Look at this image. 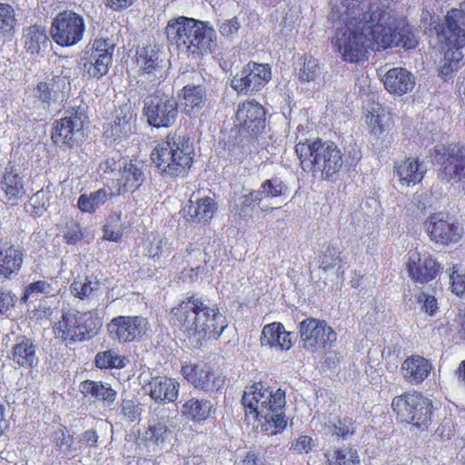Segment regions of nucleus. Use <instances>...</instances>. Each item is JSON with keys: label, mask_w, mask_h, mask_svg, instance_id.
<instances>
[{"label": "nucleus", "mask_w": 465, "mask_h": 465, "mask_svg": "<svg viewBox=\"0 0 465 465\" xmlns=\"http://www.w3.org/2000/svg\"><path fill=\"white\" fill-rule=\"evenodd\" d=\"M345 25L337 28L334 45L341 58L357 63L365 57L367 50L401 46L415 48L418 39L411 27L399 21L391 12L372 5L361 15L346 14Z\"/></svg>", "instance_id": "f257e3e1"}, {"label": "nucleus", "mask_w": 465, "mask_h": 465, "mask_svg": "<svg viewBox=\"0 0 465 465\" xmlns=\"http://www.w3.org/2000/svg\"><path fill=\"white\" fill-rule=\"evenodd\" d=\"M171 321L188 337L197 336L198 341L217 340L227 326L225 317L215 304L195 296L188 297L173 308Z\"/></svg>", "instance_id": "f03ea898"}, {"label": "nucleus", "mask_w": 465, "mask_h": 465, "mask_svg": "<svg viewBox=\"0 0 465 465\" xmlns=\"http://www.w3.org/2000/svg\"><path fill=\"white\" fill-rule=\"evenodd\" d=\"M262 384H254L244 391L242 397L245 415L262 420V429L273 435L282 431L287 425L282 408L286 404L285 391L277 389L274 392L268 389L262 391Z\"/></svg>", "instance_id": "7ed1b4c3"}, {"label": "nucleus", "mask_w": 465, "mask_h": 465, "mask_svg": "<svg viewBox=\"0 0 465 465\" xmlns=\"http://www.w3.org/2000/svg\"><path fill=\"white\" fill-rule=\"evenodd\" d=\"M295 152L301 161L302 170L312 172L314 177L322 180L337 179L344 165V155L332 142L317 139L298 143Z\"/></svg>", "instance_id": "20e7f679"}, {"label": "nucleus", "mask_w": 465, "mask_h": 465, "mask_svg": "<svg viewBox=\"0 0 465 465\" xmlns=\"http://www.w3.org/2000/svg\"><path fill=\"white\" fill-rule=\"evenodd\" d=\"M194 155L189 137L171 133L154 147L151 159L163 176L177 178L188 174Z\"/></svg>", "instance_id": "39448f33"}, {"label": "nucleus", "mask_w": 465, "mask_h": 465, "mask_svg": "<svg viewBox=\"0 0 465 465\" xmlns=\"http://www.w3.org/2000/svg\"><path fill=\"white\" fill-rule=\"evenodd\" d=\"M391 408L397 418L425 430L432 421V401L417 392H406L393 398Z\"/></svg>", "instance_id": "423d86ee"}, {"label": "nucleus", "mask_w": 465, "mask_h": 465, "mask_svg": "<svg viewBox=\"0 0 465 465\" xmlns=\"http://www.w3.org/2000/svg\"><path fill=\"white\" fill-rule=\"evenodd\" d=\"M102 326L101 320L92 312H65L56 323L58 337L69 344L94 338Z\"/></svg>", "instance_id": "0eeeda50"}, {"label": "nucleus", "mask_w": 465, "mask_h": 465, "mask_svg": "<svg viewBox=\"0 0 465 465\" xmlns=\"http://www.w3.org/2000/svg\"><path fill=\"white\" fill-rule=\"evenodd\" d=\"M178 114V102L172 95L156 91L143 100V115L152 127L168 128L173 126Z\"/></svg>", "instance_id": "6e6552de"}, {"label": "nucleus", "mask_w": 465, "mask_h": 465, "mask_svg": "<svg viewBox=\"0 0 465 465\" xmlns=\"http://www.w3.org/2000/svg\"><path fill=\"white\" fill-rule=\"evenodd\" d=\"M86 119L84 108L73 107L66 110L64 115L54 123L52 132L53 142L60 147H74L84 137L83 127Z\"/></svg>", "instance_id": "1a4fd4ad"}, {"label": "nucleus", "mask_w": 465, "mask_h": 465, "mask_svg": "<svg viewBox=\"0 0 465 465\" xmlns=\"http://www.w3.org/2000/svg\"><path fill=\"white\" fill-rule=\"evenodd\" d=\"M85 32L84 17L72 11L64 10L53 19L50 34L60 46H73L83 40Z\"/></svg>", "instance_id": "9d476101"}, {"label": "nucleus", "mask_w": 465, "mask_h": 465, "mask_svg": "<svg viewBox=\"0 0 465 465\" xmlns=\"http://www.w3.org/2000/svg\"><path fill=\"white\" fill-rule=\"evenodd\" d=\"M430 155L441 164V179L447 182L459 179L465 190V146L458 143L441 145L433 148Z\"/></svg>", "instance_id": "9b49d317"}, {"label": "nucleus", "mask_w": 465, "mask_h": 465, "mask_svg": "<svg viewBox=\"0 0 465 465\" xmlns=\"http://www.w3.org/2000/svg\"><path fill=\"white\" fill-rule=\"evenodd\" d=\"M272 79L268 64L249 62L231 80V86L239 94H252L261 91Z\"/></svg>", "instance_id": "f8f14e48"}, {"label": "nucleus", "mask_w": 465, "mask_h": 465, "mask_svg": "<svg viewBox=\"0 0 465 465\" xmlns=\"http://www.w3.org/2000/svg\"><path fill=\"white\" fill-rule=\"evenodd\" d=\"M69 89L70 82L67 76L53 75L34 86L29 95L34 99L35 108L48 110L52 105L63 102Z\"/></svg>", "instance_id": "ddd939ff"}, {"label": "nucleus", "mask_w": 465, "mask_h": 465, "mask_svg": "<svg viewBox=\"0 0 465 465\" xmlns=\"http://www.w3.org/2000/svg\"><path fill=\"white\" fill-rule=\"evenodd\" d=\"M106 327L109 337L120 343L140 340L150 331L148 320L142 316H116Z\"/></svg>", "instance_id": "4468645a"}, {"label": "nucleus", "mask_w": 465, "mask_h": 465, "mask_svg": "<svg viewBox=\"0 0 465 465\" xmlns=\"http://www.w3.org/2000/svg\"><path fill=\"white\" fill-rule=\"evenodd\" d=\"M300 335L303 346L312 351L325 348L336 341L337 334L325 321L307 318L300 323Z\"/></svg>", "instance_id": "2eb2a0df"}, {"label": "nucleus", "mask_w": 465, "mask_h": 465, "mask_svg": "<svg viewBox=\"0 0 465 465\" xmlns=\"http://www.w3.org/2000/svg\"><path fill=\"white\" fill-rule=\"evenodd\" d=\"M183 378L195 389L209 392L218 391L223 384V377L207 363H187L182 366Z\"/></svg>", "instance_id": "dca6fc26"}, {"label": "nucleus", "mask_w": 465, "mask_h": 465, "mask_svg": "<svg viewBox=\"0 0 465 465\" xmlns=\"http://www.w3.org/2000/svg\"><path fill=\"white\" fill-rule=\"evenodd\" d=\"M265 109L255 101H246L238 105L236 120L240 132L251 136L252 139L261 134L265 128Z\"/></svg>", "instance_id": "f3484780"}, {"label": "nucleus", "mask_w": 465, "mask_h": 465, "mask_svg": "<svg viewBox=\"0 0 465 465\" xmlns=\"http://www.w3.org/2000/svg\"><path fill=\"white\" fill-rule=\"evenodd\" d=\"M215 31L213 27L193 19V24L190 25L181 49H184L193 54H203L213 51V46H215Z\"/></svg>", "instance_id": "a211bd4d"}, {"label": "nucleus", "mask_w": 465, "mask_h": 465, "mask_svg": "<svg viewBox=\"0 0 465 465\" xmlns=\"http://www.w3.org/2000/svg\"><path fill=\"white\" fill-rule=\"evenodd\" d=\"M410 278L418 283H427L440 272V265L429 253H420L417 251L408 252L406 263Z\"/></svg>", "instance_id": "6ab92c4d"}, {"label": "nucleus", "mask_w": 465, "mask_h": 465, "mask_svg": "<svg viewBox=\"0 0 465 465\" xmlns=\"http://www.w3.org/2000/svg\"><path fill=\"white\" fill-rule=\"evenodd\" d=\"M163 62V53L156 45H147L137 51V64L144 80L155 82L164 78Z\"/></svg>", "instance_id": "aec40b11"}, {"label": "nucleus", "mask_w": 465, "mask_h": 465, "mask_svg": "<svg viewBox=\"0 0 465 465\" xmlns=\"http://www.w3.org/2000/svg\"><path fill=\"white\" fill-rule=\"evenodd\" d=\"M37 350L38 344L35 339L25 335H19L15 339L9 359L19 368L32 370L39 362Z\"/></svg>", "instance_id": "412c9836"}, {"label": "nucleus", "mask_w": 465, "mask_h": 465, "mask_svg": "<svg viewBox=\"0 0 465 465\" xmlns=\"http://www.w3.org/2000/svg\"><path fill=\"white\" fill-rule=\"evenodd\" d=\"M424 225L430 240L436 243L447 245L461 238L459 225L444 220L440 213L431 214Z\"/></svg>", "instance_id": "4be33fe9"}, {"label": "nucleus", "mask_w": 465, "mask_h": 465, "mask_svg": "<svg viewBox=\"0 0 465 465\" xmlns=\"http://www.w3.org/2000/svg\"><path fill=\"white\" fill-rule=\"evenodd\" d=\"M180 383L166 376L153 377L143 390L155 402H173L178 398Z\"/></svg>", "instance_id": "5701e85b"}, {"label": "nucleus", "mask_w": 465, "mask_h": 465, "mask_svg": "<svg viewBox=\"0 0 465 465\" xmlns=\"http://www.w3.org/2000/svg\"><path fill=\"white\" fill-rule=\"evenodd\" d=\"M440 34L445 42L465 46V10H450L445 18V25Z\"/></svg>", "instance_id": "b1692460"}, {"label": "nucleus", "mask_w": 465, "mask_h": 465, "mask_svg": "<svg viewBox=\"0 0 465 465\" xmlns=\"http://www.w3.org/2000/svg\"><path fill=\"white\" fill-rule=\"evenodd\" d=\"M135 131L134 114L130 104H124L115 110L114 123L105 131L107 136L121 141Z\"/></svg>", "instance_id": "393cba45"}, {"label": "nucleus", "mask_w": 465, "mask_h": 465, "mask_svg": "<svg viewBox=\"0 0 465 465\" xmlns=\"http://www.w3.org/2000/svg\"><path fill=\"white\" fill-rule=\"evenodd\" d=\"M431 370V363L420 355L407 357L401 367L403 379L412 385L420 384L425 381L429 377Z\"/></svg>", "instance_id": "a878e982"}, {"label": "nucleus", "mask_w": 465, "mask_h": 465, "mask_svg": "<svg viewBox=\"0 0 465 465\" xmlns=\"http://www.w3.org/2000/svg\"><path fill=\"white\" fill-rule=\"evenodd\" d=\"M183 212L187 222L206 224L211 221L216 212V203L214 200L209 196L198 198L195 201L190 199Z\"/></svg>", "instance_id": "bb28decb"}, {"label": "nucleus", "mask_w": 465, "mask_h": 465, "mask_svg": "<svg viewBox=\"0 0 465 465\" xmlns=\"http://www.w3.org/2000/svg\"><path fill=\"white\" fill-rule=\"evenodd\" d=\"M79 390L84 398L107 407L115 401L117 396L116 391L109 383L103 381H84L80 383Z\"/></svg>", "instance_id": "cd10ccee"}, {"label": "nucleus", "mask_w": 465, "mask_h": 465, "mask_svg": "<svg viewBox=\"0 0 465 465\" xmlns=\"http://www.w3.org/2000/svg\"><path fill=\"white\" fill-rule=\"evenodd\" d=\"M383 84L391 94L401 95L413 88L415 81L414 76L409 71L401 67H395L386 73Z\"/></svg>", "instance_id": "c85d7f7f"}, {"label": "nucleus", "mask_w": 465, "mask_h": 465, "mask_svg": "<svg viewBox=\"0 0 465 465\" xmlns=\"http://www.w3.org/2000/svg\"><path fill=\"white\" fill-rule=\"evenodd\" d=\"M24 46L31 54H40L50 45L45 26L42 25H31L23 29Z\"/></svg>", "instance_id": "c756f323"}, {"label": "nucleus", "mask_w": 465, "mask_h": 465, "mask_svg": "<svg viewBox=\"0 0 465 465\" xmlns=\"http://www.w3.org/2000/svg\"><path fill=\"white\" fill-rule=\"evenodd\" d=\"M119 174V184L124 192H134L145 181L146 166L143 163L126 161Z\"/></svg>", "instance_id": "7c9ffc66"}, {"label": "nucleus", "mask_w": 465, "mask_h": 465, "mask_svg": "<svg viewBox=\"0 0 465 465\" xmlns=\"http://www.w3.org/2000/svg\"><path fill=\"white\" fill-rule=\"evenodd\" d=\"M22 251L14 245L0 250V282L12 279L21 269Z\"/></svg>", "instance_id": "2f4dec72"}, {"label": "nucleus", "mask_w": 465, "mask_h": 465, "mask_svg": "<svg viewBox=\"0 0 465 465\" xmlns=\"http://www.w3.org/2000/svg\"><path fill=\"white\" fill-rule=\"evenodd\" d=\"M394 168L399 180L408 186L420 183L426 172L422 162L411 158L395 163Z\"/></svg>", "instance_id": "473e14b6"}, {"label": "nucleus", "mask_w": 465, "mask_h": 465, "mask_svg": "<svg viewBox=\"0 0 465 465\" xmlns=\"http://www.w3.org/2000/svg\"><path fill=\"white\" fill-rule=\"evenodd\" d=\"M184 111L190 114L199 112L205 105L206 87L201 84H188L182 89Z\"/></svg>", "instance_id": "72a5a7b5"}, {"label": "nucleus", "mask_w": 465, "mask_h": 465, "mask_svg": "<svg viewBox=\"0 0 465 465\" xmlns=\"http://www.w3.org/2000/svg\"><path fill=\"white\" fill-rule=\"evenodd\" d=\"M1 188L8 200H17L25 194L23 178L13 165L5 167L1 181Z\"/></svg>", "instance_id": "f704fd0d"}, {"label": "nucleus", "mask_w": 465, "mask_h": 465, "mask_svg": "<svg viewBox=\"0 0 465 465\" xmlns=\"http://www.w3.org/2000/svg\"><path fill=\"white\" fill-rule=\"evenodd\" d=\"M213 407L209 400L191 398L182 405L181 413L191 420L203 421L211 415Z\"/></svg>", "instance_id": "c9c22d12"}, {"label": "nucleus", "mask_w": 465, "mask_h": 465, "mask_svg": "<svg viewBox=\"0 0 465 465\" xmlns=\"http://www.w3.org/2000/svg\"><path fill=\"white\" fill-rule=\"evenodd\" d=\"M113 196L110 189L100 188L90 193H83L79 196L77 206L83 213H93L103 206Z\"/></svg>", "instance_id": "e433bc0d"}, {"label": "nucleus", "mask_w": 465, "mask_h": 465, "mask_svg": "<svg viewBox=\"0 0 465 465\" xmlns=\"http://www.w3.org/2000/svg\"><path fill=\"white\" fill-rule=\"evenodd\" d=\"M325 429L331 437L347 440L355 433L356 424L352 418L340 415L330 419L325 423Z\"/></svg>", "instance_id": "4c0bfd02"}, {"label": "nucleus", "mask_w": 465, "mask_h": 465, "mask_svg": "<svg viewBox=\"0 0 465 465\" xmlns=\"http://www.w3.org/2000/svg\"><path fill=\"white\" fill-rule=\"evenodd\" d=\"M86 57L81 59L80 64L82 65L84 73L93 78H101L105 75L109 71V66L112 64L111 56L105 55L100 57L99 55L86 54Z\"/></svg>", "instance_id": "58836bf2"}, {"label": "nucleus", "mask_w": 465, "mask_h": 465, "mask_svg": "<svg viewBox=\"0 0 465 465\" xmlns=\"http://www.w3.org/2000/svg\"><path fill=\"white\" fill-rule=\"evenodd\" d=\"M191 24H193V19L184 16L170 20L165 28V34L170 43L181 48Z\"/></svg>", "instance_id": "ea45409f"}, {"label": "nucleus", "mask_w": 465, "mask_h": 465, "mask_svg": "<svg viewBox=\"0 0 465 465\" xmlns=\"http://www.w3.org/2000/svg\"><path fill=\"white\" fill-rule=\"evenodd\" d=\"M129 363L127 357L120 355L116 351L109 349L99 351L94 358V364L97 368L103 369H123Z\"/></svg>", "instance_id": "a19ab883"}, {"label": "nucleus", "mask_w": 465, "mask_h": 465, "mask_svg": "<svg viewBox=\"0 0 465 465\" xmlns=\"http://www.w3.org/2000/svg\"><path fill=\"white\" fill-rule=\"evenodd\" d=\"M101 288V282L93 275L86 277L84 282H74L70 285L71 292L80 300L91 298L97 294Z\"/></svg>", "instance_id": "79ce46f5"}, {"label": "nucleus", "mask_w": 465, "mask_h": 465, "mask_svg": "<svg viewBox=\"0 0 465 465\" xmlns=\"http://www.w3.org/2000/svg\"><path fill=\"white\" fill-rule=\"evenodd\" d=\"M15 12L12 5L0 3V37L14 35L16 26Z\"/></svg>", "instance_id": "37998d69"}, {"label": "nucleus", "mask_w": 465, "mask_h": 465, "mask_svg": "<svg viewBox=\"0 0 465 465\" xmlns=\"http://www.w3.org/2000/svg\"><path fill=\"white\" fill-rule=\"evenodd\" d=\"M327 460L329 465H360L361 463L357 450L349 447L335 450Z\"/></svg>", "instance_id": "c03bdc74"}, {"label": "nucleus", "mask_w": 465, "mask_h": 465, "mask_svg": "<svg viewBox=\"0 0 465 465\" xmlns=\"http://www.w3.org/2000/svg\"><path fill=\"white\" fill-rule=\"evenodd\" d=\"M287 191L285 185L279 177H272L265 180L257 190L256 195H260L261 199L274 198L283 195Z\"/></svg>", "instance_id": "a18cd8bd"}, {"label": "nucleus", "mask_w": 465, "mask_h": 465, "mask_svg": "<svg viewBox=\"0 0 465 465\" xmlns=\"http://www.w3.org/2000/svg\"><path fill=\"white\" fill-rule=\"evenodd\" d=\"M341 251L339 248L328 244L322 251V253L319 256L320 268L324 271H328L335 268L336 266L341 267V263L342 262V258L341 256Z\"/></svg>", "instance_id": "49530a36"}, {"label": "nucleus", "mask_w": 465, "mask_h": 465, "mask_svg": "<svg viewBox=\"0 0 465 465\" xmlns=\"http://www.w3.org/2000/svg\"><path fill=\"white\" fill-rule=\"evenodd\" d=\"M171 434V430L165 420H158L157 422L150 425L144 433V438L147 440L153 441L156 444L163 443Z\"/></svg>", "instance_id": "de8ad7c7"}, {"label": "nucleus", "mask_w": 465, "mask_h": 465, "mask_svg": "<svg viewBox=\"0 0 465 465\" xmlns=\"http://www.w3.org/2000/svg\"><path fill=\"white\" fill-rule=\"evenodd\" d=\"M283 329V325L280 322H272L263 327L262 336L260 339L262 346H268L270 348L277 347L279 345V339L281 330Z\"/></svg>", "instance_id": "09e8293b"}, {"label": "nucleus", "mask_w": 465, "mask_h": 465, "mask_svg": "<svg viewBox=\"0 0 465 465\" xmlns=\"http://www.w3.org/2000/svg\"><path fill=\"white\" fill-rule=\"evenodd\" d=\"M166 238L157 232H151L143 243V253L149 257L158 256L163 250Z\"/></svg>", "instance_id": "8fccbe9b"}, {"label": "nucleus", "mask_w": 465, "mask_h": 465, "mask_svg": "<svg viewBox=\"0 0 465 465\" xmlns=\"http://www.w3.org/2000/svg\"><path fill=\"white\" fill-rule=\"evenodd\" d=\"M322 74L321 67L316 59L305 58L302 67L299 71V79L302 82H315Z\"/></svg>", "instance_id": "3c124183"}, {"label": "nucleus", "mask_w": 465, "mask_h": 465, "mask_svg": "<svg viewBox=\"0 0 465 465\" xmlns=\"http://www.w3.org/2000/svg\"><path fill=\"white\" fill-rule=\"evenodd\" d=\"M121 221V214L115 213L109 217L108 223L104 226V236L103 239L117 242L123 237V229L121 225L114 223Z\"/></svg>", "instance_id": "603ef678"}, {"label": "nucleus", "mask_w": 465, "mask_h": 465, "mask_svg": "<svg viewBox=\"0 0 465 465\" xmlns=\"http://www.w3.org/2000/svg\"><path fill=\"white\" fill-rule=\"evenodd\" d=\"M427 195L423 193H415L411 201L408 203L407 213L420 220L426 214Z\"/></svg>", "instance_id": "864d4df0"}, {"label": "nucleus", "mask_w": 465, "mask_h": 465, "mask_svg": "<svg viewBox=\"0 0 465 465\" xmlns=\"http://www.w3.org/2000/svg\"><path fill=\"white\" fill-rule=\"evenodd\" d=\"M54 291L51 283L46 281H36L29 283L21 298L23 302H26L29 298L35 294H49Z\"/></svg>", "instance_id": "5fc2aeb1"}, {"label": "nucleus", "mask_w": 465, "mask_h": 465, "mask_svg": "<svg viewBox=\"0 0 465 465\" xmlns=\"http://www.w3.org/2000/svg\"><path fill=\"white\" fill-rule=\"evenodd\" d=\"M115 47V44L110 39H95L92 44L91 48L86 52V54L99 55L103 57L105 55L111 56L113 60V53Z\"/></svg>", "instance_id": "6e6d98bb"}, {"label": "nucleus", "mask_w": 465, "mask_h": 465, "mask_svg": "<svg viewBox=\"0 0 465 465\" xmlns=\"http://www.w3.org/2000/svg\"><path fill=\"white\" fill-rule=\"evenodd\" d=\"M450 281L451 292L458 297H465V272H459L457 267L453 266Z\"/></svg>", "instance_id": "4d7b16f0"}, {"label": "nucleus", "mask_w": 465, "mask_h": 465, "mask_svg": "<svg viewBox=\"0 0 465 465\" xmlns=\"http://www.w3.org/2000/svg\"><path fill=\"white\" fill-rule=\"evenodd\" d=\"M187 252V263L192 266V270H197V272H203L204 266H202L200 262H205L206 253L201 248H188Z\"/></svg>", "instance_id": "13d9d810"}, {"label": "nucleus", "mask_w": 465, "mask_h": 465, "mask_svg": "<svg viewBox=\"0 0 465 465\" xmlns=\"http://www.w3.org/2000/svg\"><path fill=\"white\" fill-rule=\"evenodd\" d=\"M126 159H124L118 153L115 156L109 157L105 161L102 162L99 165V168L106 173H113L118 172L120 174L123 165L126 163Z\"/></svg>", "instance_id": "bf43d9fd"}, {"label": "nucleus", "mask_w": 465, "mask_h": 465, "mask_svg": "<svg viewBox=\"0 0 465 465\" xmlns=\"http://www.w3.org/2000/svg\"><path fill=\"white\" fill-rule=\"evenodd\" d=\"M241 24L237 17L224 20L221 23L219 30L223 36L232 39L238 34Z\"/></svg>", "instance_id": "052dcab7"}, {"label": "nucleus", "mask_w": 465, "mask_h": 465, "mask_svg": "<svg viewBox=\"0 0 465 465\" xmlns=\"http://www.w3.org/2000/svg\"><path fill=\"white\" fill-rule=\"evenodd\" d=\"M454 434L453 424L450 418H445L435 430L433 436L440 440H450Z\"/></svg>", "instance_id": "680f3d73"}, {"label": "nucleus", "mask_w": 465, "mask_h": 465, "mask_svg": "<svg viewBox=\"0 0 465 465\" xmlns=\"http://www.w3.org/2000/svg\"><path fill=\"white\" fill-rule=\"evenodd\" d=\"M447 50L444 53L445 60L451 61L461 66L463 64V54L461 48L464 46H458L456 45H450L446 42Z\"/></svg>", "instance_id": "e2e57ef3"}, {"label": "nucleus", "mask_w": 465, "mask_h": 465, "mask_svg": "<svg viewBox=\"0 0 465 465\" xmlns=\"http://www.w3.org/2000/svg\"><path fill=\"white\" fill-rule=\"evenodd\" d=\"M15 297L9 291L0 289V316L5 315L15 306Z\"/></svg>", "instance_id": "0e129e2a"}, {"label": "nucleus", "mask_w": 465, "mask_h": 465, "mask_svg": "<svg viewBox=\"0 0 465 465\" xmlns=\"http://www.w3.org/2000/svg\"><path fill=\"white\" fill-rule=\"evenodd\" d=\"M313 446V440L306 435L300 436L291 449L297 453H308Z\"/></svg>", "instance_id": "69168bd1"}, {"label": "nucleus", "mask_w": 465, "mask_h": 465, "mask_svg": "<svg viewBox=\"0 0 465 465\" xmlns=\"http://www.w3.org/2000/svg\"><path fill=\"white\" fill-rule=\"evenodd\" d=\"M121 412L131 421H134L140 415L138 406L131 400L122 401Z\"/></svg>", "instance_id": "338daca9"}, {"label": "nucleus", "mask_w": 465, "mask_h": 465, "mask_svg": "<svg viewBox=\"0 0 465 465\" xmlns=\"http://www.w3.org/2000/svg\"><path fill=\"white\" fill-rule=\"evenodd\" d=\"M418 301L420 302H423L422 309L430 316L434 315L436 311L438 310L437 300L432 295H428L425 292H421Z\"/></svg>", "instance_id": "774afa93"}]
</instances>
